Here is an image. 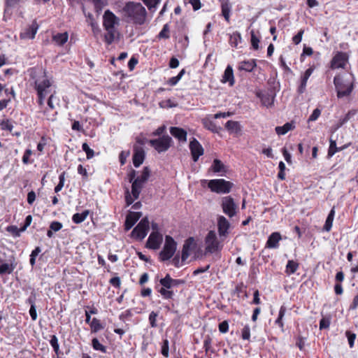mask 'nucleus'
I'll list each match as a JSON object with an SVG mask.
<instances>
[{
    "label": "nucleus",
    "instance_id": "f704fd0d",
    "mask_svg": "<svg viewBox=\"0 0 358 358\" xmlns=\"http://www.w3.org/2000/svg\"><path fill=\"white\" fill-rule=\"evenodd\" d=\"M231 6L228 1L222 3V14L226 21L229 22Z\"/></svg>",
    "mask_w": 358,
    "mask_h": 358
},
{
    "label": "nucleus",
    "instance_id": "a18cd8bd",
    "mask_svg": "<svg viewBox=\"0 0 358 358\" xmlns=\"http://www.w3.org/2000/svg\"><path fill=\"white\" fill-rule=\"evenodd\" d=\"M251 34V44L255 50L259 49V37L257 36L254 30L250 31Z\"/></svg>",
    "mask_w": 358,
    "mask_h": 358
},
{
    "label": "nucleus",
    "instance_id": "9b49d317",
    "mask_svg": "<svg viewBox=\"0 0 358 358\" xmlns=\"http://www.w3.org/2000/svg\"><path fill=\"white\" fill-rule=\"evenodd\" d=\"M221 207L223 213L230 218L236 215L238 208V205L230 196L222 199Z\"/></svg>",
    "mask_w": 358,
    "mask_h": 358
},
{
    "label": "nucleus",
    "instance_id": "37998d69",
    "mask_svg": "<svg viewBox=\"0 0 358 358\" xmlns=\"http://www.w3.org/2000/svg\"><path fill=\"white\" fill-rule=\"evenodd\" d=\"M92 345L93 348L95 350H99V351H101L104 353L106 352V348L104 345H103L101 343H100L99 340L96 338L92 339Z\"/></svg>",
    "mask_w": 358,
    "mask_h": 358
},
{
    "label": "nucleus",
    "instance_id": "774afa93",
    "mask_svg": "<svg viewBox=\"0 0 358 358\" xmlns=\"http://www.w3.org/2000/svg\"><path fill=\"white\" fill-rule=\"evenodd\" d=\"M165 130L166 127L164 125H162L158 127L155 131H153L152 135L155 136H159L164 132Z\"/></svg>",
    "mask_w": 358,
    "mask_h": 358
},
{
    "label": "nucleus",
    "instance_id": "c9c22d12",
    "mask_svg": "<svg viewBox=\"0 0 358 358\" xmlns=\"http://www.w3.org/2000/svg\"><path fill=\"white\" fill-rule=\"evenodd\" d=\"M329 148L328 150V157H333L337 152H339V148L336 146V140L333 139L332 136L329 139Z\"/></svg>",
    "mask_w": 358,
    "mask_h": 358
},
{
    "label": "nucleus",
    "instance_id": "13d9d810",
    "mask_svg": "<svg viewBox=\"0 0 358 358\" xmlns=\"http://www.w3.org/2000/svg\"><path fill=\"white\" fill-rule=\"evenodd\" d=\"M320 115H321V110L319 108H315L313 111V113L310 115V117H308V122H314L318 119V117L320 116Z\"/></svg>",
    "mask_w": 358,
    "mask_h": 358
},
{
    "label": "nucleus",
    "instance_id": "6e6d98bb",
    "mask_svg": "<svg viewBox=\"0 0 358 358\" xmlns=\"http://www.w3.org/2000/svg\"><path fill=\"white\" fill-rule=\"evenodd\" d=\"M345 335H346V336L348 338L350 348H352L354 346V343H355V341L356 339V334H354V333H352L350 331H347L345 332Z\"/></svg>",
    "mask_w": 358,
    "mask_h": 358
},
{
    "label": "nucleus",
    "instance_id": "79ce46f5",
    "mask_svg": "<svg viewBox=\"0 0 358 358\" xmlns=\"http://www.w3.org/2000/svg\"><path fill=\"white\" fill-rule=\"evenodd\" d=\"M184 73H185V70L182 69L176 76L169 78L167 83L169 85H170L171 86L176 85L180 81V80L182 78Z\"/></svg>",
    "mask_w": 358,
    "mask_h": 358
},
{
    "label": "nucleus",
    "instance_id": "9d476101",
    "mask_svg": "<svg viewBox=\"0 0 358 358\" xmlns=\"http://www.w3.org/2000/svg\"><path fill=\"white\" fill-rule=\"evenodd\" d=\"M172 143L173 140L169 135H163L158 138L149 141L150 145L159 153L167 151L171 148Z\"/></svg>",
    "mask_w": 358,
    "mask_h": 358
},
{
    "label": "nucleus",
    "instance_id": "8fccbe9b",
    "mask_svg": "<svg viewBox=\"0 0 358 358\" xmlns=\"http://www.w3.org/2000/svg\"><path fill=\"white\" fill-rule=\"evenodd\" d=\"M50 343L55 353H57L59 349V345L58 343V338L55 335L51 336V338L50 340Z\"/></svg>",
    "mask_w": 358,
    "mask_h": 358
},
{
    "label": "nucleus",
    "instance_id": "5fc2aeb1",
    "mask_svg": "<svg viewBox=\"0 0 358 358\" xmlns=\"http://www.w3.org/2000/svg\"><path fill=\"white\" fill-rule=\"evenodd\" d=\"M64 175H65V173H62L59 177V182L57 184V185L55 187V192L56 193L60 192L64 185V180H65Z\"/></svg>",
    "mask_w": 358,
    "mask_h": 358
},
{
    "label": "nucleus",
    "instance_id": "69168bd1",
    "mask_svg": "<svg viewBox=\"0 0 358 358\" xmlns=\"http://www.w3.org/2000/svg\"><path fill=\"white\" fill-rule=\"evenodd\" d=\"M50 228L53 231H58L62 228V224L59 222L55 221L50 224Z\"/></svg>",
    "mask_w": 358,
    "mask_h": 358
},
{
    "label": "nucleus",
    "instance_id": "2eb2a0df",
    "mask_svg": "<svg viewBox=\"0 0 358 358\" xmlns=\"http://www.w3.org/2000/svg\"><path fill=\"white\" fill-rule=\"evenodd\" d=\"M162 242V235L159 231H152L147 241V248L157 250L159 248Z\"/></svg>",
    "mask_w": 358,
    "mask_h": 358
},
{
    "label": "nucleus",
    "instance_id": "4be33fe9",
    "mask_svg": "<svg viewBox=\"0 0 358 358\" xmlns=\"http://www.w3.org/2000/svg\"><path fill=\"white\" fill-rule=\"evenodd\" d=\"M170 134L179 141L183 143L187 141V131L182 128L171 127L170 128Z\"/></svg>",
    "mask_w": 358,
    "mask_h": 358
},
{
    "label": "nucleus",
    "instance_id": "0e129e2a",
    "mask_svg": "<svg viewBox=\"0 0 358 358\" xmlns=\"http://www.w3.org/2000/svg\"><path fill=\"white\" fill-rule=\"evenodd\" d=\"M229 330V324L227 321H223L219 324V331L222 333L225 334Z\"/></svg>",
    "mask_w": 358,
    "mask_h": 358
},
{
    "label": "nucleus",
    "instance_id": "473e14b6",
    "mask_svg": "<svg viewBox=\"0 0 358 358\" xmlns=\"http://www.w3.org/2000/svg\"><path fill=\"white\" fill-rule=\"evenodd\" d=\"M242 38L239 32L235 31L230 35L229 43L231 46L236 48L241 42Z\"/></svg>",
    "mask_w": 358,
    "mask_h": 358
},
{
    "label": "nucleus",
    "instance_id": "4d7b16f0",
    "mask_svg": "<svg viewBox=\"0 0 358 358\" xmlns=\"http://www.w3.org/2000/svg\"><path fill=\"white\" fill-rule=\"evenodd\" d=\"M158 314L154 311H152L149 315V322L152 327H157V317Z\"/></svg>",
    "mask_w": 358,
    "mask_h": 358
},
{
    "label": "nucleus",
    "instance_id": "1a4fd4ad",
    "mask_svg": "<svg viewBox=\"0 0 358 358\" xmlns=\"http://www.w3.org/2000/svg\"><path fill=\"white\" fill-rule=\"evenodd\" d=\"M208 187L217 194H227L231 191L233 183L224 179H213L209 180Z\"/></svg>",
    "mask_w": 358,
    "mask_h": 358
},
{
    "label": "nucleus",
    "instance_id": "09e8293b",
    "mask_svg": "<svg viewBox=\"0 0 358 358\" xmlns=\"http://www.w3.org/2000/svg\"><path fill=\"white\" fill-rule=\"evenodd\" d=\"M82 148L83 150V151L85 152L86 153V155H87V159H92L94 155V152L92 149H91L89 145H87V143H84L82 145Z\"/></svg>",
    "mask_w": 358,
    "mask_h": 358
},
{
    "label": "nucleus",
    "instance_id": "7c9ffc66",
    "mask_svg": "<svg viewBox=\"0 0 358 358\" xmlns=\"http://www.w3.org/2000/svg\"><path fill=\"white\" fill-rule=\"evenodd\" d=\"M334 215H335V210L334 209H331V211L329 212L327 217V220L325 221V224L324 225V227H323V229L326 231H329L332 227V224H333V221H334Z\"/></svg>",
    "mask_w": 358,
    "mask_h": 358
},
{
    "label": "nucleus",
    "instance_id": "6ab92c4d",
    "mask_svg": "<svg viewBox=\"0 0 358 358\" xmlns=\"http://www.w3.org/2000/svg\"><path fill=\"white\" fill-rule=\"evenodd\" d=\"M141 215L142 214L140 212H129V213L126 217L124 223L125 230L128 231L131 229L132 227L140 219Z\"/></svg>",
    "mask_w": 358,
    "mask_h": 358
},
{
    "label": "nucleus",
    "instance_id": "dca6fc26",
    "mask_svg": "<svg viewBox=\"0 0 358 358\" xmlns=\"http://www.w3.org/2000/svg\"><path fill=\"white\" fill-rule=\"evenodd\" d=\"M145 153L143 148L141 146L135 145L134 148L133 164L137 168L144 162Z\"/></svg>",
    "mask_w": 358,
    "mask_h": 358
},
{
    "label": "nucleus",
    "instance_id": "c03bdc74",
    "mask_svg": "<svg viewBox=\"0 0 358 358\" xmlns=\"http://www.w3.org/2000/svg\"><path fill=\"white\" fill-rule=\"evenodd\" d=\"M169 26L168 24H165L161 30V31L159 33L158 38H169Z\"/></svg>",
    "mask_w": 358,
    "mask_h": 358
},
{
    "label": "nucleus",
    "instance_id": "680f3d73",
    "mask_svg": "<svg viewBox=\"0 0 358 358\" xmlns=\"http://www.w3.org/2000/svg\"><path fill=\"white\" fill-rule=\"evenodd\" d=\"M330 325V320L327 317H322L320 321V329H328Z\"/></svg>",
    "mask_w": 358,
    "mask_h": 358
},
{
    "label": "nucleus",
    "instance_id": "a878e982",
    "mask_svg": "<svg viewBox=\"0 0 358 358\" xmlns=\"http://www.w3.org/2000/svg\"><path fill=\"white\" fill-rule=\"evenodd\" d=\"M313 69L309 68L305 71L304 74L303 75L301 78V85L299 87V92L300 94H302L304 92L306 87L307 81L310 76H311V74L313 73Z\"/></svg>",
    "mask_w": 358,
    "mask_h": 358
},
{
    "label": "nucleus",
    "instance_id": "052dcab7",
    "mask_svg": "<svg viewBox=\"0 0 358 358\" xmlns=\"http://www.w3.org/2000/svg\"><path fill=\"white\" fill-rule=\"evenodd\" d=\"M129 151H122L119 155V159L121 165H124L126 163L127 158L129 156Z\"/></svg>",
    "mask_w": 358,
    "mask_h": 358
},
{
    "label": "nucleus",
    "instance_id": "ea45409f",
    "mask_svg": "<svg viewBox=\"0 0 358 358\" xmlns=\"http://www.w3.org/2000/svg\"><path fill=\"white\" fill-rule=\"evenodd\" d=\"M188 239L183 245L182 250V256L181 259L182 262H185L189 256V250H190V243H189Z\"/></svg>",
    "mask_w": 358,
    "mask_h": 358
},
{
    "label": "nucleus",
    "instance_id": "f03ea898",
    "mask_svg": "<svg viewBox=\"0 0 358 358\" xmlns=\"http://www.w3.org/2000/svg\"><path fill=\"white\" fill-rule=\"evenodd\" d=\"M120 24V19L110 10H106L103 15V27L106 30L104 41L110 45L118 35L117 27Z\"/></svg>",
    "mask_w": 358,
    "mask_h": 358
},
{
    "label": "nucleus",
    "instance_id": "cd10ccee",
    "mask_svg": "<svg viewBox=\"0 0 358 358\" xmlns=\"http://www.w3.org/2000/svg\"><path fill=\"white\" fill-rule=\"evenodd\" d=\"M90 214V210H85L81 213H75L72 216V221L75 224H80L84 222Z\"/></svg>",
    "mask_w": 358,
    "mask_h": 358
},
{
    "label": "nucleus",
    "instance_id": "f3484780",
    "mask_svg": "<svg viewBox=\"0 0 358 358\" xmlns=\"http://www.w3.org/2000/svg\"><path fill=\"white\" fill-rule=\"evenodd\" d=\"M38 29V24L34 20L32 22L31 24H30L28 27L24 29L20 33V38L22 39H33L35 37V35Z\"/></svg>",
    "mask_w": 358,
    "mask_h": 358
},
{
    "label": "nucleus",
    "instance_id": "bf43d9fd",
    "mask_svg": "<svg viewBox=\"0 0 358 358\" xmlns=\"http://www.w3.org/2000/svg\"><path fill=\"white\" fill-rule=\"evenodd\" d=\"M162 354L166 357H169V341L167 339L163 341L162 345Z\"/></svg>",
    "mask_w": 358,
    "mask_h": 358
},
{
    "label": "nucleus",
    "instance_id": "6e6552de",
    "mask_svg": "<svg viewBox=\"0 0 358 358\" xmlns=\"http://www.w3.org/2000/svg\"><path fill=\"white\" fill-rule=\"evenodd\" d=\"M177 248V243L170 236H166L165 243L162 250L159 253V259L165 262L170 259L175 254Z\"/></svg>",
    "mask_w": 358,
    "mask_h": 358
},
{
    "label": "nucleus",
    "instance_id": "ddd939ff",
    "mask_svg": "<svg viewBox=\"0 0 358 358\" xmlns=\"http://www.w3.org/2000/svg\"><path fill=\"white\" fill-rule=\"evenodd\" d=\"M217 226L219 237L224 241L229 234L230 223L223 215H218L217 218Z\"/></svg>",
    "mask_w": 358,
    "mask_h": 358
},
{
    "label": "nucleus",
    "instance_id": "e433bc0d",
    "mask_svg": "<svg viewBox=\"0 0 358 358\" xmlns=\"http://www.w3.org/2000/svg\"><path fill=\"white\" fill-rule=\"evenodd\" d=\"M55 103H56L57 105L59 104V99L55 96V91H54L53 93H51L49 96V98L47 101L48 108L51 110L55 109Z\"/></svg>",
    "mask_w": 358,
    "mask_h": 358
},
{
    "label": "nucleus",
    "instance_id": "f257e3e1",
    "mask_svg": "<svg viewBox=\"0 0 358 358\" xmlns=\"http://www.w3.org/2000/svg\"><path fill=\"white\" fill-rule=\"evenodd\" d=\"M122 10L124 16L135 24L142 25L146 21L147 11L140 3L127 2Z\"/></svg>",
    "mask_w": 358,
    "mask_h": 358
},
{
    "label": "nucleus",
    "instance_id": "aec40b11",
    "mask_svg": "<svg viewBox=\"0 0 358 358\" xmlns=\"http://www.w3.org/2000/svg\"><path fill=\"white\" fill-rule=\"evenodd\" d=\"M4 256V253H0V274H10L13 271L15 266L13 265L12 261L10 259H9V262H6L3 259Z\"/></svg>",
    "mask_w": 358,
    "mask_h": 358
},
{
    "label": "nucleus",
    "instance_id": "393cba45",
    "mask_svg": "<svg viewBox=\"0 0 358 358\" xmlns=\"http://www.w3.org/2000/svg\"><path fill=\"white\" fill-rule=\"evenodd\" d=\"M257 66L255 59H250L246 61H243L240 62L238 69L239 70L245 71L248 72H251L255 67Z\"/></svg>",
    "mask_w": 358,
    "mask_h": 358
},
{
    "label": "nucleus",
    "instance_id": "423d86ee",
    "mask_svg": "<svg viewBox=\"0 0 358 358\" xmlns=\"http://www.w3.org/2000/svg\"><path fill=\"white\" fill-rule=\"evenodd\" d=\"M222 241L217 237L214 230H210L205 238L206 252L212 254L221 251L223 247Z\"/></svg>",
    "mask_w": 358,
    "mask_h": 358
},
{
    "label": "nucleus",
    "instance_id": "3c124183",
    "mask_svg": "<svg viewBox=\"0 0 358 358\" xmlns=\"http://www.w3.org/2000/svg\"><path fill=\"white\" fill-rule=\"evenodd\" d=\"M33 154V152L30 149H27L24 151V153L22 157V162L24 164H28L32 163L33 161L29 159L30 156Z\"/></svg>",
    "mask_w": 358,
    "mask_h": 358
},
{
    "label": "nucleus",
    "instance_id": "e2e57ef3",
    "mask_svg": "<svg viewBox=\"0 0 358 358\" xmlns=\"http://www.w3.org/2000/svg\"><path fill=\"white\" fill-rule=\"evenodd\" d=\"M303 33H304V30L301 29L298 32V34L292 38V41L294 44L298 45L301 43Z\"/></svg>",
    "mask_w": 358,
    "mask_h": 358
},
{
    "label": "nucleus",
    "instance_id": "58836bf2",
    "mask_svg": "<svg viewBox=\"0 0 358 358\" xmlns=\"http://www.w3.org/2000/svg\"><path fill=\"white\" fill-rule=\"evenodd\" d=\"M90 325L91 327V331L93 333H96L99 330H101L103 328V326L101 325L100 321L96 317H94L92 320Z\"/></svg>",
    "mask_w": 358,
    "mask_h": 358
},
{
    "label": "nucleus",
    "instance_id": "338daca9",
    "mask_svg": "<svg viewBox=\"0 0 358 358\" xmlns=\"http://www.w3.org/2000/svg\"><path fill=\"white\" fill-rule=\"evenodd\" d=\"M96 12H99L104 6L103 0H92Z\"/></svg>",
    "mask_w": 358,
    "mask_h": 358
},
{
    "label": "nucleus",
    "instance_id": "20e7f679",
    "mask_svg": "<svg viewBox=\"0 0 358 358\" xmlns=\"http://www.w3.org/2000/svg\"><path fill=\"white\" fill-rule=\"evenodd\" d=\"M161 287L158 289V292L164 299H173L175 293L173 290L174 287L185 284V281L181 279H173L169 274L159 280Z\"/></svg>",
    "mask_w": 358,
    "mask_h": 358
},
{
    "label": "nucleus",
    "instance_id": "5701e85b",
    "mask_svg": "<svg viewBox=\"0 0 358 358\" xmlns=\"http://www.w3.org/2000/svg\"><path fill=\"white\" fill-rule=\"evenodd\" d=\"M281 239V235L279 232H273L268 236L266 247L268 248H278Z\"/></svg>",
    "mask_w": 358,
    "mask_h": 358
},
{
    "label": "nucleus",
    "instance_id": "4c0bfd02",
    "mask_svg": "<svg viewBox=\"0 0 358 358\" xmlns=\"http://www.w3.org/2000/svg\"><path fill=\"white\" fill-rule=\"evenodd\" d=\"M211 169L215 173H220V172L224 171V166L223 163L220 159H215L213 160V164L211 166Z\"/></svg>",
    "mask_w": 358,
    "mask_h": 358
},
{
    "label": "nucleus",
    "instance_id": "a19ab883",
    "mask_svg": "<svg viewBox=\"0 0 358 358\" xmlns=\"http://www.w3.org/2000/svg\"><path fill=\"white\" fill-rule=\"evenodd\" d=\"M6 231L12 234L13 237H19L20 236V233L23 231H21V228L18 229L17 226L10 225L6 227Z\"/></svg>",
    "mask_w": 358,
    "mask_h": 358
},
{
    "label": "nucleus",
    "instance_id": "c85d7f7f",
    "mask_svg": "<svg viewBox=\"0 0 358 358\" xmlns=\"http://www.w3.org/2000/svg\"><path fill=\"white\" fill-rule=\"evenodd\" d=\"M294 126L291 122H287L282 127H276L275 130L278 135H285L288 131L292 130Z\"/></svg>",
    "mask_w": 358,
    "mask_h": 358
},
{
    "label": "nucleus",
    "instance_id": "0eeeda50",
    "mask_svg": "<svg viewBox=\"0 0 358 358\" xmlns=\"http://www.w3.org/2000/svg\"><path fill=\"white\" fill-rule=\"evenodd\" d=\"M150 176V170L148 166H145L141 174L138 176L132 182L131 193L134 198H138L145 183L148 180Z\"/></svg>",
    "mask_w": 358,
    "mask_h": 358
},
{
    "label": "nucleus",
    "instance_id": "864d4df0",
    "mask_svg": "<svg viewBox=\"0 0 358 358\" xmlns=\"http://www.w3.org/2000/svg\"><path fill=\"white\" fill-rule=\"evenodd\" d=\"M241 337L243 340H250V328L248 324H246L242 329Z\"/></svg>",
    "mask_w": 358,
    "mask_h": 358
},
{
    "label": "nucleus",
    "instance_id": "f8f14e48",
    "mask_svg": "<svg viewBox=\"0 0 358 358\" xmlns=\"http://www.w3.org/2000/svg\"><path fill=\"white\" fill-rule=\"evenodd\" d=\"M148 230L149 220L148 217H143L133 229L131 234V236L137 240L141 241L146 236Z\"/></svg>",
    "mask_w": 358,
    "mask_h": 358
},
{
    "label": "nucleus",
    "instance_id": "c756f323",
    "mask_svg": "<svg viewBox=\"0 0 358 358\" xmlns=\"http://www.w3.org/2000/svg\"><path fill=\"white\" fill-rule=\"evenodd\" d=\"M286 313V308L285 306H282L280 308L278 316L275 321V324L278 325L282 331L284 329V323H283V317Z\"/></svg>",
    "mask_w": 358,
    "mask_h": 358
},
{
    "label": "nucleus",
    "instance_id": "a211bd4d",
    "mask_svg": "<svg viewBox=\"0 0 358 358\" xmlns=\"http://www.w3.org/2000/svg\"><path fill=\"white\" fill-rule=\"evenodd\" d=\"M347 62V56L343 52H338L332 59L331 62V69H336L344 68Z\"/></svg>",
    "mask_w": 358,
    "mask_h": 358
},
{
    "label": "nucleus",
    "instance_id": "49530a36",
    "mask_svg": "<svg viewBox=\"0 0 358 358\" xmlns=\"http://www.w3.org/2000/svg\"><path fill=\"white\" fill-rule=\"evenodd\" d=\"M0 126L1 129L11 131L13 129V125L10 120H3L1 122Z\"/></svg>",
    "mask_w": 358,
    "mask_h": 358
},
{
    "label": "nucleus",
    "instance_id": "72a5a7b5",
    "mask_svg": "<svg viewBox=\"0 0 358 358\" xmlns=\"http://www.w3.org/2000/svg\"><path fill=\"white\" fill-rule=\"evenodd\" d=\"M354 115L353 113L349 111L343 117L341 118L338 122L333 127V131H336L341 127H342L344 124H345L351 117V116Z\"/></svg>",
    "mask_w": 358,
    "mask_h": 358
},
{
    "label": "nucleus",
    "instance_id": "603ef678",
    "mask_svg": "<svg viewBox=\"0 0 358 358\" xmlns=\"http://www.w3.org/2000/svg\"><path fill=\"white\" fill-rule=\"evenodd\" d=\"M138 198H134V196L132 195V193L129 192V189H127L125 192V201L127 203V206H129L131 205L134 200L138 199Z\"/></svg>",
    "mask_w": 358,
    "mask_h": 358
},
{
    "label": "nucleus",
    "instance_id": "bb28decb",
    "mask_svg": "<svg viewBox=\"0 0 358 358\" xmlns=\"http://www.w3.org/2000/svg\"><path fill=\"white\" fill-rule=\"evenodd\" d=\"M226 129L230 132L234 134H238L241 131V127L238 122L229 120L225 124Z\"/></svg>",
    "mask_w": 358,
    "mask_h": 358
},
{
    "label": "nucleus",
    "instance_id": "de8ad7c7",
    "mask_svg": "<svg viewBox=\"0 0 358 358\" xmlns=\"http://www.w3.org/2000/svg\"><path fill=\"white\" fill-rule=\"evenodd\" d=\"M204 127L212 131L213 132H217L218 131V127L217 125L211 120H205L203 122Z\"/></svg>",
    "mask_w": 358,
    "mask_h": 358
},
{
    "label": "nucleus",
    "instance_id": "412c9836",
    "mask_svg": "<svg viewBox=\"0 0 358 358\" xmlns=\"http://www.w3.org/2000/svg\"><path fill=\"white\" fill-rule=\"evenodd\" d=\"M222 83H228L229 86L232 87L234 85L235 80L234 76V71L231 66L228 65L224 70V74L221 79Z\"/></svg>",
    "mask_w": 358,
    "mask_h": 358
},
{
    "label": "nucleus",
    "instance_id": "b1692460",
    "mask_svg": "<svg viewBox=\"0 0 358 358\" xmlns=\"http://www.w3.org/2000/svg\"><path fill=\"white\" fill-rule=\"evenodd\" d=\"M69 39V34L66 31L63 33H57L52 36V41L59 46L64 45Z\"/></svg>",
    "mask_w": 358,
    "mask_h": 358
},
{
    "label": "nucleus",
    "instance_id": "7ed1b4c3",
    "mask_svg": "<svg viewBox=\"0 0 358 358\" xmlns=\"http://www.w3.org/2000/svg\"><path fill=\"white\" fill-rule=\"evenodd\" d=\"M354 78L352 75L336 76L334 79V83L337 92L338 98H342L349 96L353 88Z\"/></svg>",
    "mask_w": 358,
    "mask_h": 358
},
{
    "label": "nucleus",
    "instance_id": "39448f33",
    "mask_svg": "<svg viewBox=\"0 0 358 358\" xmlns=\"http://www.w3.org/2000/svg\"><path fill=\"white\" fill-rule=\"evenodd\" d=\"M35 89L37 92L38 97V103L39 106H43L45 97L48 94L53 93L52 92V82L45 74L38 77L35 80Z\"/></svg>",
    "mask_w": 358,
    "mask_h": 358
},
{
    "label": "nucleus",
    "instance_id": "4468645a",
    "mask_svg": "<svg viewBox=\"0 0 358 358\" xmlns=\"http://www.w3.org/2000/svg\"><path fill=\"white\" fill-rule=\"evenodd\" d=\"M189 150L194 162H197L199 157L203 155L204 150L201 143L194 138L189 142Z\"/></svg>",
    "mask_w": 358,
    "mask_h": 358
},
{
    "label": "nucleus",
    "instance_id": "2f4dec72",
    "mask_svg": "<svg viewBox=\"0 0 358 358\" xmlns=\"http://www.w3.org/2000/svg\"><path fill=\"white\" fill-rule=\"evenodd\" d=\"M299 268V264L294 260H289L285 267V273L287 275L294 273Z\"/></svg>",
    "mask_w": 358,
    "mask_h": 358
}]
</instances>
